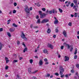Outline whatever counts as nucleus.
Segmentation results:
<instances>
[{
	"label": "nucleus",
	"instance_id": "nucleus-1",
	"mask_svg": "<svg viewBox=\"0 0 79 79\" xmlns=\"http://www.w3.org/2000/svg\"><path fill=\"white\" fill-rule=\"evenodd\" d=\"M59 71H60L59 74H60V75H62V74H63L64 71V69L63 68V66H60Z\"/></svg>",
	"mask_w": 79,
	"mask_h": 79
},
{
	"label": "nucleus",
	"instance_id": "nucleus-2",
	"mask_svg": "<svg viewBox=\"0 0 79 79\" xmlns=\"http://www.w3.org/2000/svg\"><path fill=\"white\" fill-rule=\"evenodd\" d=\"M25 10L26 11L27 14H29L30 13V10H29V8L27 6L25 9Z\"/></svg>",
	"mask_w": 79,
	"mask_h": 79
},
{
	"label": "nucleus",
	"instance_id": "nucleus-3",
	"mask_svg": "<svg viewBox=\"0 0 79 79\" xmlns=\"http://www.w3.org/2000/svg\"><path fill=\"white\" fill-rule=\"evenodd\" d=\"M48 21H49L48 19H44L42 21H41V23H47V22H48Z\"/></svg>",
	"mask_w": 79,
	"mask_h": 79
},
{
	"label": "nucleus",
	"instance_id": "nucleus-4",
	"mask_svg": "<svg viewBox=\"0 0 79 79\" xmlns=\"http://www.w3.org/2000/svg\"><path fill=\"white\" fill-rule=\"evenodd\" d=\"M48 47L49 48H50L51 49L53 48V46L50 44H48Z\"/></svg>",
	"mask_w": 79,
	"mask_h": 79
},
{
	"label": "nucleus",
	"instance_id": "nucleus-5",
	"mask_svg": "<svg viewBox=\"0 0 79 79\" xmlns=\"http://www.w3.org/2000/svg\"><path fill=\"white\" fill-rule=\"evenodd\" d=\"M47 15V14H46L44 13H43L40 15V18H43L44 16L45 17V16L46 15Z\"/></svg>",
	"mask_w": 79,
	"mask_h": 79
},
{
	"label": "nucleus",
	"instance_id": "nucleus-6",
	"mask_svg": "<svg viewBox=\"0 0 79 79\" xmlns=\"http://www.w3.org/2000/svg\"><path fill=\"white\" fill-rule=\"evenodd\" d=\"M65 60H64V61H68V60H69V57H68L67 56H65Z\"/></svg>",
	"mask_w": 79,
	"mask_h": 79
},
{
	"label": "nucleus",
	"instance_id": "nucleus-7",
	"mask_svg": "<svg viewBox=\"0 0 79 79\" xmlns=\"http://www.w3.org/2000/svg\"><path fill=\"white\" fill-rule=\"evenodd\" d=\"M39 65L40 66H41V65H42L43 64V60L42 59H40L39 62Z\"/></svg>",
	"mask_w": 79,
	"mask_h": 79
},
{
	"label": "nucleus",
	"instance_id": "nucleus-8",
	"mask_svg": "<svg viewBox=\"0 0 79 79\" xmlns=\"http://www.w3.org/2000/svg\"><path fill=\"white\" fill-rule=\"evenodd\" d=\"M15 29L14 28L13 29V28H10L9 29V31L10 32H14L15 31Z\"/></svg>",
	"mask_w": 79,
	"mask_h": 79
},
{
	"label": "nucleus",
	"instance_id": "nucleus-9",
	"mask_svg": "<svg viewBox=\"0 0 79 79\" xmlns=\"http://www.w3.org/2000/svg\"><path fill=\"white\" fill-rule=\"evenodd\" d=\"M62 34L65 37H66L67 34H66V32L65 31H63Z\"/></svg>",
	"mask_w": 79,
	"mask_h": 79
},
{
	"label": "nucleus",
	"instance_id": "nucleus-10",
	"mask_svg": "<svg viewBox=\"0 0 79 79\" xmlns=\"http://www.w3.org/2000/svg\"><path fill=\"white\" fill-rule=\"evenodd\" d=\"M74 3L76 5H77V1L76 0H74L73 1Z\"/></svg>",
	"mask_w": 79,
	"mask_h": 79
},
{
	"label": "nucleus",
	"instance_id": "nucleus-11",
	"mask_svg": "<svg viewBox=\"0 0 79 79\" xmlns=\"http://www.w3.org/2000/svg\"><path fill=\"white\" fill-rule=\"evenodd\" d=\"M3 44H2V43L0 42V50H2V46H3Z\"/></svg>",
	"mask_w": 79,
	"mask_h": 79
},
{
	"label": "nucleus",
	"instance_id": "nucleus-12",
	"mask_svg": "<svg viewBox=\"0 0 79 79\" xmlns=\"http://www.w3.org/2000/svg\"><path fill=\"white\" fill-rule=\"evenodd\" d=\"M58 23V20L57 19H55L54 21V23L55 24H57V23Z\"/></svg>",
	"mask_w": 79,
	"mask_h": 79
},
{
	"label": "nucleus",
	"instance_id": "nucleus-13",
	"mask_svg": "<svg viewBox=\"0 0 79 79\" xmlns=\"http://www.w3.org/2000/svg\"><path fill=\"white\" fill-rule=\"evenodd\" d=\"M29 73H31V68H29L28 69Z\"/></svg>",
	"mask_w": 79,
	"mask_h": 79
},
{
	"label": "nucleus",
	"instance_id": "nucleus-14",
	"mask_svg": "<svg viewBox=\"0 0 79 79\" xmlns=\"http://www.w3.org/2000/svg\"><path fill=\"white\" fill-rule=\"evenodd\" d=\"M22 35H21V37H22V38H24V37H25L26 35H24V34L23 32H22Z\"/></svg>",
	"mask_w": 79,
	"mask_h": 79
},
{
	"label": "nucleus",
	"instance_id": "nucleus-15",
	"mask_svg": "<svg viewBox=\"0 0 79 79\" xmlns=\"http://www.w3.org/2000/svg\"><path fill=\"white\" fill-rule=\"evenodd\" d=\"M43 52H44V53H47V49H44L43 50Z\"/></svg>",
	"mask_w": 79,
	"mask_h": 79
},
{
	"label": "nucleus",
	"instance_id": "nucleus-16",
	"mask_svg": "<svg viewBox=\"0 0 79 79\" xmlns=\"http://www.w3.org/2000/svg\"><path fill=\"white\" fill-rule=\"evenodd\" d=\"M51 32V30L50 28H48V30H47V33L48 34H50Z\"/></svg>",
	"mask_w": 79,
	"mask_h": 79
},
{
	"label": "nucleus",
	"instance_id": "nucleus-17",
	"mask_svg": "<svg viewBox=\"0 0 79 79\" xmlns=\"http://www.w3.org/2000/svg\"><path fill=\"white\" fill-rule=\"evenodd\" d=\"M7 35H8L9 37H11V34L9 32L7 33Z\"/></svg>",
	"mask_w": 79,
	"mask_h": 79
},
{
	"label": "nucleus",
	"instance_id": "nucleus-18",
	"mask_svg": "<svg viewBox=\"0 0 79 79\" xmlns=\"http://www.w3.org/2000/svg\"><path fill=\"white\" fill-rule=\"evenodd\" d=\"M71 2H69L68 3V4L66 5V6H67V7L69 6V5H70V4H71Z\"/></svg>",
	"mask_w": 79,
	"mask_h": 79
},
{
	"label": "nucleus",
	"instance_id": "nucleus-19",
	"mask_svg": "<svg viewBox=\"0 0 79 79\" xmlns=\"http://www.w3.org/2000/svg\"><path fill=\"white\" fill-rule=\"evenodd\" d=\"M13 26L15 27H18V25H16L15 23L13 24Z\"/></svg>",
	"mask_w": 79,
	"mask_h": 79
},
{
	"label": "nucleus",
	"instance_id": "nucleus-20",
	"mask_svg": "<svg viewBox=\"0 0 79 79\" xmlns=\"http://www.w3.org/2000/svg\"><path fill=\"white\" fill-rule=\"evenodd\" d=\"M77 48H76L75 50V51L74 54L76 55V54H77Z\"/></svg>",
	"mask_w": 79,
	"mask_h": 79
},
{
	"label": "nucleus",
	"instance_id": "nucleus-21",
	"mask_svg": "<svg viewBox=\"0 0 79 79\" xmlns=\"http://www.w3.org/2000/svg\"><path fill=\"white\" fill-rule=\"evenodd\" d=\"M27 48H25L23 51V52H26V51H27Z\"/></svg>",
	"mask_w": 79,
	"mask_h": 79
},
{
	"label": "nucleus",
	"instance_id": "nucleus-22",
	"mask_svg": "<svg viewBox=\"0 0 79 79\" xmlns=\"http://www.w3.org/2000/svg\"><path fill=\"white\" fill-rule=\"evenodd\" d=\"M38 71V70H36L31 73V74H35Z\"/></svg>",
	"mask_w": 79,
	"mask_h": 79
},
{
	"label": "nucleus",
	"instance_id": "nucleus-23",
	"mask_svg": "<svg viewBox=\"0 0 79 79\" xmlns=\"http://www.w3.org/2000/svg\"><path fill=\"white\" fill-rule=\"evenodd\" d=\"M39 14L40 15L42 14V11H39Z\"/></svg>",
	"mask_w": 79,
	"mask_h": 79
},
{
	"label": "nucleus",
	"instance_id": "nucleus-24",
	"mask_svg": "<svg viewBox=\"0 0 79 79\" xmlns=\"http://www.w3.org/2000/svg\"><path fill=\"white\" fill-rule=\"evenodd\" d=\"M59 10L60 13H62V12H63V10L60 8L59 9Z\"/></svg>",
	"mask_w": 79,
	"mask_h": 79
},
{
	"label": "nucleus",
	"instance_id": "nucleus-25",
	"mask_svg": "<svg viewBox=\"0 0 79 79\" xmlns=\"http://www.w3.org/2000/svg\"><path fill=\"white\" fill-rule=\"evenodd\" d=\"M18 62V60H14L13 61V63H17Z\"/></svg>",
	"mask_w": 79,
	"mask_h": 79
},
{
	"label": "nucleus",
	"instance_id": "nucleus-26",
	"mask_svg": "<svg viewBox=\"0 0 79 79\" xmlns=\"http://www.w3.org/2000/svg\"><path fill=\"white\" fill-rule=\"evenodd\" d=\"M76 67H77V68H78V69H79V64H76Z\"/></svg>",
	"mask_w": 79,
	"mask_h": 79
},
{
	"label": "nucleus",
	"instance_id": "nucleus-27",
	"mask_svg": "<svg viewBox=\"0 0 79 79\" xmlns=\"http://www.w3.org/2000/svg\"><path fill=\"white\" fill-rule=\"evenodd\" d=\"M50 74H47V75L45 76V77H50Z\"/></svg>",
	"mask_w": 79,
	"mask_h": 79
},
{
	"label": "nucleus",
	"instance_id": "nucleus-28",
	"mask_svg": "<svg viewBox=\"0 0 79 79\" xmlns=\"http://www.w3.org/2000/svg\"><path fill=\"white\" fill-rule=\"evenodd\" d=\"M68 25L69 26H71V25H72V23L71 22H69V23L68 24Z\"/></svg>",
	"mask_w": 79,
	"mask_h": 79
},
{
	"label": "nucleus",
	"instance_id": "nucleus-29",
	"mask_svg": "<svg viewBox=\"0 0 79 79\" xmlns=\"http://www.w3.org/2000/svg\"><path fill=\"white\" fill-rule=\"evenodd\" d=\"M68 45V44H66V43H64V46H67Z\"/></svg>",
	"mask_w": 79,
	"mask_h": 79
},
{
	"label": "nucleus",
	"instance_id": "nucleus-30",
	"mask_svg": "<svg viewBox=\"0 0 79 79\" xmlns=\"http://www.w3.org/2000/svg\"><path fill=\"white\" fill-rule=\"evenodd\" d=\"M37 22H38V23L40 24V19H38L37 21Z\"/></svg>",
	"mask_w": 79,
	"mask_h": 79
},
{
	"label": "nucleus",
	"instance_id": "nucleus-31",
	"mask_svg": "<svg viewBox=\"0 0 79 79\" xmlns=\"http://www.w3.org/2000/svg\"><path fill=\"white\" fill-rule=\"evenodd\" d=\"M33 62V60L32 59H30V63H32Z\"/></svg>",
	"mask_w": 79,
	"mask_h": 79
},
{
	"label": "nucleus",
	"instance_id": "nucleus-32",
	"mask_svg": "<svg viewBox=\"0 0 79 79\" xmlns=\"http://www.w3.org/2000/svg\"><path fill=\"white\" fill-rule=\"evenodd\" d=\"M55 75H56V76H59V73H55Z\"/></svg>",
	"mask_w": 79,
	"mask_h": 79
},
{
	"label": "nucleus",
	"instance_id": "nucleus-33",
	"mask_svg": "<svg viewBox=\"0 0 79 79\" xmlns=\"http://www.w3.org/2000/svg\"><path fill=\"white\" fill-rule=\"evenodd\" d=\"M77 55H76L74 56V59H77Z\"/></svg>",
	"mask_w": 79,
	"mask_h": 79
},
{
	"label": "nucleus",
	"instance_id": "nucleus-34",
	"mask_svg": "<svg viewBox=\"0 0 79 79\" xmlns=\"http://www.w3.org/2000/svg\"><path fill=\"white\" fill-rule=\"evenodd\" d=\"M55 30L56 32H58L59 31V30H58L57 28H56Z\"/></svg>",
	"mask_w": 79,
	"mask_h": 79
},
{
	"label": "nucleus",
	"instance_id": "nucleus-35",
	"mask_svg": "<svg viewBox=\"0 0 79 79\" xmlns=\"http://www.w3.org/2000/svg\"><path fill=\"white\" fill-rule=\"evenodd\" d=\"M42 10L44 11H45L46 9H45V8H42Z\"/></svg>",
	"mask_w": 79,
	"mask_h": 79
},
{
	"label": "nucleus",
	"instance_id": "nucleus-36",
	"mask_svg": "<svg viewBox=\"0 0 79 79\" xmlns=\"http://www.w3.org/2000/svg\"><path fill=\"white\" fill-rule=\"evenodd\" d=\"M75 17H77V13H75Z\"/></svg>",
	"mask_w": 79,
	"mask_h": 79
},
{
	"label": "nucleus",
	"instance_id": "nucleus-37",
	"mask_svg": "<svg viewBox=\"0 0 79 79\" xmlns=\"http://www.w3.org/2000/svg\"><path fill=\"white\" fill-rule=\"evenodd\" d=\"M70 6H71V7H73V6H74V3H72L70 5Z\"/></svg>",
	"mask_w": 79,
	"mask_h": 79
},
{
	"label": "nucleus",
	"instance_id": "nucleus-38",
	"mask_svg": "<svg viewBox=\"0 0 79 79\" xmlns=\"http://www.w3.org/2000/svg\"><path fill=\"white\" fill-rule=\"evenodd\" d=\"M16 13V10H14L13 11V13Z\"/></svg>",
	"mask_w": 79,
	"mask_h": 79
},
{
	"label": "nucleus",
	"instance_id": "nucleus-39",
	"mask_svg": "<svg viewBox=\"0 0 79 79\" xmlns=\"http://www.w3.org/2000/svg\"><path fill=\"white\" fill-rule=\"evenodd\" d=\"M3 31V28H0V32H2Z\"/></svg>",
	"mask_w": 79,
	"mask_h": 79
},
{
	"label": "nucleus",
	"instance_id": "nucleus-40",
	"mask_svg": "<svg viewBox=\"0 0 79 79\" xmlns=\"http://www.w3.org/2000/svg\"><path fill=\"white\" fill-rule=\"evenodd\" d=\"M64 74H62V75H61L60 77L62 78H63V77H64Z\"/></svg>",
	"mask_w": 79,
	"mask_h": 79
},
{
	"label": "nucleus",
	"instance_id": "nucleus-41",
	"mask_svg": "<svg viewBox=\"0 0 79 79\" xmlns=\"http://www.w3.org/2000/svg\"><path fill=\"white\" fill-rule=\"evenodd\" d=\"M67 46L68 47V49H69V48H70V46H69V44H67Z\"/></svg>",
	"mask_w": 79,
	"mask_h": 79
},
{
	"label": "nucleus",
	"instance_id": "nucleus-42",
	"mask_svg": "<svg viewBox=\"0 0 79 79\" xmlns=\"http://www.w3.org/2000/svg\"><path fill=\"white\" fill-rule=\"evenodd\" d=\"M73 48L72 47L70 49V52H72L73 51Z\"/></svg>",
	"mask_w": 79,
	"mask_h": 79
},
{
	"label": "nucleus",
	"instance_id": "nucleus-43",
	"mask_svg": "<svg viewBox=\"0 0 79 79\" xmlns=\"http://www.w3.org/2000/svg\"><path fill=\"white\" fill-rule=\"evenodd\" d=\"M14 5L15 6H16V5H17V3L16 2H15L14 3Z\"/></svg>",
	"mask_w": 79,
	"mask_h": 79
},
{
	"label": "nucleus",
	"instance_id": "nucleus-44",
	"mask_svg": "<svg viewBox=\"0 0 79 79\" xmlns=\"http://www.w3.org/2000/svg\"><path fill=\"white\" fill-rule=\"evenodd\" d=\"M30 11H32V7H30Z\"/></svg>",
	"mask_w": 79,
	"mask_h": 79
},
{
	"label": "nucleus",
	"instance_id": "nucleus-45",
	"mask_svg": "<svg viewBox=\"0 0 79 79\" xmlns=\"http://www.w3.org/2000/svg\"><path fill=\"white\" fill-rule=\"evenodd\" d=\"M63 48H64V46H62L61 47V50H63Z\"/></svg>",
	"mask_w": 79,
	"mask_h": 79
},
{
	"label": "nucleus",
	"instance_id": "nucleus-46",
	"mask_svg": "<svg viewBox=\"0 0 79 79\" xmlns=\"http://www.w3.org/2000/svg\"><path fill=\"white\" fill-rule=\"evenodd\" d=\"M17 77L19 79H20V77L19 76V74H18L17 75Z\"/></svg>",
	"mask_w": 79,
	"mask_h": 79
},
{
	"label": "nucleus",
	"instance_id": "nucleus-47",
	"mask_svg": "<svg viewBox=\"0 0 79 79\" xmlns=\"http://www.w3.org/2000/svg\"><path fill=\"white\" fill-rule=\"evenodd\" d=\"M49 14H52V10L49 11Z\"/></svg>",
	"mask_w": 79,
	"mask_h": 79
},
{
	"label": "nucleus",
	"instance_id": "nucleus-48",
	"mask_svg": "<svg viewBox=\"0 0 79 79\" xmlns=\"http://www.w3.org/2000/svg\"><path fill=\"white\" fill-rule=\"evenodd\" d=\"M37 6H38L39 7L40 6V4H39V3H38L37 4Z\"/></svg>",
	"mask_w": 79,
	"mask_h": 79
},
{
	"label": "nucleus",
	"instance_id": "nucleus-49",
	"mask_svg": "<svg viewBox=\"0 0 79 79\" xmlns=\"http://www.w3.org/2000/svg\"><path fill=\"white\" fill-rule=\"evenodd\" d=\"M8 66H7L5 68V69H8Z\"/></svg>",
	"mask_w": 79,
	"mask_h": 79
},
{
	"label": "nucleus",
	"instance_id": "nucleus-50",
	"mask_svg": "<svg viewBox=\"0 0 79 79\" xmlns=\"http://www.w3.org/2000/svg\"><path fill=\"white\" fill-rule=\"evenodd\" d=\"M30 27L32 28L33 27V24H31L30 25Z\"/></svg>",
	"mask_w": 79,
	"mask_h": 79
},
{
	"label": "nucleus",
	"instance_id": "nucleus-51",
	"mask_svg": "<svg viewBox=\"0 0 79 79\" xmlns=\"http://www.w3.org/2000/svg\"><path fill=\"white\" fill-rule=\"evenodd\" d=\"M44 61H47V58L44 59Z\"/></svg>",
	"mask_w": 79,
	"mask_h": 79
},
{
	"label": "nucleus",
	"instance_id": "nucleus-52",
	"mask_svg": "<svg viewBox=\"0 0 79 79\" xmlns=\"http://www.w3.org/2000/svg\"><path fill=\"white\" fill-rule=\"evenodd\" d=\"M19 44H20V42H19V41H17L18 45H19Z\"/></svg>",
	"mask_w": 79,
	"mask_h": 79
},
{
	"label": "nucleus",
	"instance_id": "nucleus-53",
	"mask_svg": "<svg viewBox=\"0 0 79 79\" xmlns=\"http://www.w3.org/2000/svg\"><path fill=\"white\" fill-rule=\"evenodd\" d=\"M56 35H53V37H54V38H55L56 37Z\"/></svg>",
	"mask_w": 79,
	"mask_h": 79
},
{
	"label": "nucleus",
	"instance_id": "nucleus-54",
	"mask_svg": "<svg viewBox=\"0 0 79 79\" xmlns=\"http://www.w3.org/2000/svg\"><path fill=\"white\" fill-rule=\"evenodd\" d=\"M5 60L6 61L8 60V57H5Z\"/></svg>",
	"mask_w": 79,
	"mask_h": 79
},
{
	"label": "nucleus",
	"instance_id": "nucleus-55",
	"mask_svg": "<svg viewBox=\"0 0 79 79\" xmlns=\"http://www.w3.org/2000/svg\"><path fill=\"white\" fill-rule=\"evenodd\" d=\"M71 73H74V70H71Z\"/></svg>",
	"mask_w": 79,
	"mask_h": 79
},
{
	"label": "nucleus",
	"instance_id": "nucleus-56",
	"mask_svg": "<svg viewBox=\"0 0 79 79\" xmlns=\"http://www.w3.org/2000/svg\"><path fill=\"white\" fill-rule=\"evenodd\" d=\"M23 39H24L25 40H26L27 39V38L25 36H24V38H23Z\"/></svg>",
	"mask_w": 79,
	"mask_h": 79
},
{
	"label": "nucleus",
	"instance_id": "nucleus-57",
	"mask_svg": "<svg viewBox=\"0 0 79 79\" xmlns=\"http://www.w3.org/2000/svg\"><path fill=\"white\" fill-rule=\"evenodd\" d=\"M23 46H24V47H26V44H24V43H23Z\"/></svg>",
	"mask_w": 79,
	"mask_h": 79
},
{
	"label": "nucleus",
	"instance_id": "nucleus-58",
	"mask_svg": "<svg viewBox=\"0 0 79 79\" xmlns=\"http://www.w3.org/2000/svg\"><path fill=\"white\" fill-rule=\"evenodd\" d=\"M52 12L53 13H55V11L54 10H53Z\"/></svg>",
	"mask_w": 79,
	"mask_h": 79
},
{
	"label": "nucleus",
	"instance_id": "nucleus-59",
	"mask_svg": "<svg viewBox=\"0 0 79 79\" xmlns=\"http://www.w3.org/2000/svg\"><path fill=\"white\" fill-rule=\"evenodd\" d=\"M22 59H23V57H20L19 58V60H22Z\"/></svg>",
	"mask_w": 79,
	"mask_h": 79
},
{
	"label": "nucleus",
	"instance_id": "nucleus-60",
	"mask_svg": "<svg viewBox=\"0 0 79 79\" xmlns=\"http://www.w3.org/2000/svg\"><path fill=\"white\" fill-rule=\"evenodd\" d=\"M9 61L10 60H6V63H8V62H9Z\"/></svg>",
	"mask_w": 79,
	"mask_h": 79
},
{
	"label": "nucleus",
	"instance_id": "nucleus-61",
	"mask_svg": "<svg viewBox=\"0 0 79 79\" xmlns=\"http://www.w3.org/2000/svg\"><path fill=\"white\" fill-rule=\"evenodd\" d=\"M48 64V62H46L45 63V64Z\"/></svg>",
	"mask_w": 79,
	"mask_h": 79
},
{
	"label": "nucleus",
	"instance_id": "nucleus-62",
	"mask_svg": "<svg viewBox=\"0 0 79 79\" xmlns=\"http://www.w3.org/2000/svg\"><path fill=\"white\" fill-rule=\"evenodd\" d=\"M65 77H68V74H66V75H65Z\"/></svg>",
	"mask_w": 79,
	"mask_h": 79
},
{
	"label": "nucleus",
	"instance_id": "nucleus-63",
	"mask_svg": "<svg viewBox=\"0 0 79 79\" xmlns=\"http://www.w3.org/2000/svg\"><path fill=\"white\" fill-rule=\"evenodd\" d=\"M36 77H32V79H36Z\"/></svg>",
	"mask_w": 79,
	"mask_h": 79
},
{
	"label": "nucleus",
	"instance_id": "nucleus-64",
	"mask_svg": "<svg viewBox=\"0 0 79 79\" xmlns=\"http://www.w3.org/2000/svg\"><path fill=\"white\" fill-rule=\"evenodd\" d=\"M34 28H38V27L37 26H35L34 27Z\"/></svg>",
	"mask_w": 79,
	"mask_h": 79
}]
</instances>
